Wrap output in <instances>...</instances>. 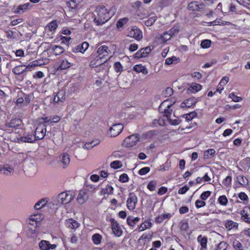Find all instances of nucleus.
Masks as SVG:
<instances>
[{"mask_svg": "<svg viewBox=\"0 0 250 250\" xmlns=\"http://www.w3.org/2000/svg\"><path fill=\"white\" fill-rule=\"evenodd\" d=\"M128 19L127 18H124L118 20L117 22L116 26L118 28L122 27L128 21Z\"/></svg>", "mask_w": 250, "mask_h": 250, "instance_id": "38", "label": "nucleus"}, {"mask_svg": "<svg viewBox=\"0 0 250 250\" xmlns=\"http://www.w3.org/2000/svg\"><path fill=\"white\" fill-rule=\"evenodd\" d=\"M58 26L57 23L55 21L50 22L47 25L48 29L50 31L55 30Z\"/></svg>", "mask_w": 250, "mask_h": 250, "instance_id": "47", "label": "nucleus"}, {"mask_svg": "<svg viewBox=\"0 0 250 250\" xmlns=\"http://www.w3.org/2000/svg\"><path fill=\"white\" fill-rule=\"evenodd\" d=\"M180 229L182 231H186L188 228V225L186 221H181L180 223Z\"/></svg>", "mask_w": 250, "mask_h": 250, "instance_id": "56", "label": "nucleus"}, {"mask_svg": "<svg viewBox=\"0 0 250 250\" xmlns=\"http://www.w3.org/2000/svg\"><path fill=\"white\" fill-rule=\"evenodd\" d=\"M64 96L65 93L63 91L59 92L54 98V102L58 103L59 101L62 102L63 100H64Z\"/></svg>", "mask_w": 250, "mask_h": 250, "instance_id": "21", "label": "nucleus"}, {"mask_svg": "<svg viewBox=\"0 0 250 250\" xmlns=\"http://www.w3.org/2000/svg\"><path fill=\"white\" fill-rule=\"evenodd\" d=\"M74 197V196L70 191L62 192L53 200V204L56 206L65 205L70 203Z\"/></svg>", "mask_w": 250, "mask_h": 250, "instance_id": "2", "label": "nucleus"}, {"mask_svg": "<svg viewBox=\"0 0 250 250\" xmlns=\"http://www.w3.org/2000/svg\"><path fill=\"white\" fill-rule=\"evenodd\" d=\"M195 206L197 208H200L206 206V202L202 200H197L195 202Z\"/></svg>", "mask_w": 250, "mask_h": 250, "instance_id": "61", "label": "nucleus"}, {"mask_svg": "<svg viewBox=\"0 0 250 250\" xmlns=\"http://www.w3.org/2000/svg\"><path fill=\"white\" fill-rule=\"evenodd\" d=\"M173 90L172 88L168 87L163 92V95L166 97H168L173 94Z\"/></svg>", "mask_w": 250, "mask_h": 250, "instance_id": "41", "label": "nucleus"}, {"mask_svg": "<svg viewBox=\"0 0 250 250\" xmlns=\"http://www.w3.org/2000/svg\"><path fill=\"white\" fill-rule=\"evenodd\" d=\"M112 229L113 232L116 236L120 237L122 235L123 231L120 228L119 226L117 227H115V228H113Z\"/></svg>", "mask_w": 250, "mask_h": 250, "instance_id": "49", "label": "nucleus"}, {"mask_svg": "<svg viewBox=\"0 0 250 250\" xmlns=\"http://www.w3.org/2000/svg\"><path fill=\"white\" fill-rule=\"evenodd\" d=\"M140 50H141V53H142V55H143V58L146 57L149 54L151 50L150 46H147L145 48H142Z\"/></svg>", "mask_w": 250, "mask_h": 250, "instance_id": "46", "label": "nucleus"}, {"mask_svg": "<svg viewBox=\"0 0 250 250\" xmlns=\"http://www.w3.org/2000/svg\"><path fill=\"white\" fill-rule=\"evenodd\" d=\"M46 201L44 199H41L38 201L34 206V208L36 210L42 208L46 204Z\"/></svg>", "mask_w": 250, "mask_h": 250, "instance_id": "28", "label": "nucleus"}, {"mask_svg": "<svg viewBox=\"0 0 250 250\" xmlns=\"http://www.w3.org/2000/svg\"><path fill=\"white\" fill-rule=\"evenodd\" d=\"M233 248L235 250H244L242 244L237 240H235L232 243Z\"/></svg>", "mask_w": 250, "mask_h": 250, "instance_id": "36", "label": "nucleus"}, {"mask_svg": "<svg viewBox=\"0 0 250 250\" xmlns=\"http://www.w3.org/2000/svg\"><path fill=\"white\" fill-rule=\"evenodd\" d=\"M179 28L178 26H174L168 31L169 34L172 37L175 34L179 32Z\"/></svg>", "mask_w": 250, "mask_h": 250, "instance_id": "58", "label": "nucleus"}, {"mask_svg": "<svg viewBox=\"0 0 250 250\" xmlns=\"http://www.w3.org/2000/svg\"><path fill=\"white\" fill-rule=\"evenodd\" d=\"M25 66L24 65L16 66L13 69L12 71L16 75H21L26 71V68L22 69V67Z\"/></svg>", "mask_w": 250, "mask_h": 250, "instance_id": "22", "label": "nucleus"}, {"mask_svg": "<svg viewBox=\"0 0 250 250\" xmlns=\"http://www.w3.org/2000/svg\"><path fill=\"white\" fill-rule=\"evenodd\" d=\"M227 247V243L225 241H222L218 245L217 250H226Z\"/></svg>", "mask_w": 250, "mask_h": 250, "instance_id": "51", "label": "nucleus"}, {"mask_svg": "<svg viewBox=\"0 0 250 250\" xmlns=\"http://www.w3.org/2000/svg\"><path fill=\"white\" fill-rule=\"evenodd\" d=\"M24 93L22 91H20L18 92V96L17 99V104H21L22 103L24 104Z\"/></svg>", "mask_w": 250, "mask_h": 250, "instance_id": "33", "label": "nucleus"}, {"mask_svg": "<svg viewBox=\"0 0 250 250\" xmlns=\"http://www.w3.org/2000/svg\"><path fill=\"white\" fill-rule=\"evenodd\" d=\"M152 226V223L150 221L146 220L143 223L138 229L139 231H142L146 229L150 228Z\"/></svg>", "mask_w": 250, "mask_h": 250, "instance_id": "18", "label": "nucleus"}, {"mask_svg": "<svg viewBox=\"0 0 250 250\" xmlns=\"http://www.w3.org/2000/svg\"><path fill=\"white\" fill-rule=\"evenodd\" d=\"M21 120L18 118H15L6 124V126L10 128H16L21 124Z\"/></svg>", "mask_w": 250, "mask_h": 250, "instance_id": "14", "label": "nucleus"}, {"mask_svg": "<svg viewBox=\"0 0 250 250\" xmlns=\"http://www.w3.org/2000/svg\"><path fill=\"white\" fill-rule=\"evenodd\" d=\"M102 236L99 233L94 234L92 236V240L95 244L98 245L101 243Z\"/></svg>", "mask_w": 250, "mask_h": 250, "instance_id": "40", "label": "nucleus"}, {"mask_svg": "<svg viewBox=\"0 0 250 250\" xmlns=\"http://www.w3.org/2000/svg\"><path fill=\"white\" fill-rule=\"evenodd\" d=\"M114 68L117 72H121L122 71V66L121 63L119 62H117L114 64Z\"/></svg>", "mask_w": 250, "mask_h": 250, "instance_id": "64", "label": "nucleus"}, {"mask_svg": "<svg viewBox=\"0 0 250 250\" xmlns=\"http://www.w3.org/2000/svg\"><path fill=\"white\" fill-rule=\"evenodd\" d=\"M171 105V104H168L166 106V108L164 109L165 116L167 118H168L170 117L172 113V109H170Z\"/></svg>", "mask_w": 250, "mask_h": 250, "instance_id": "43", "label": "nucleus"}, {"mask_svg": "<svg viewBox=\"0 0 250 250\" xmlns=\"http://www.w3.org/2000/svg\"><path fill=\"white\" fill-rule=\"evenodd\" d=\"M211 41L209 40H203L201 43V46L203 48H207L210 46Z\"/></svg>", "mask_w": 250, "mask_h": 250, "instance_id": "53", "label": "nucleus"}, {"mask_svg": "<svg viewBox=\"0 0 250 250\" xmlns=\"http://www.w3.org/2000/svg\"><path fill=\"white\" fill-rule=\"evenodd\" d=\"M229 97L231 98L233 100V101L235 102H240L242 100V98L241 97L235 95L233 93L229 94Z\"/></svg>", "mask_w": 250, "mask_h": 250, "instance_id": "60", "label": "nucleus"}, {"mask_svg": "<svg viewBox=\"0 0 250 250\" xmlns=\"http://www.w3.org/2000/svg\"><path fill=\"white\" fill-rule=\"evenodd\" d=\"M197 102V99L194 97L189 98L186 100V106L187 107H190L191 106L195 105Z\"/></svg>", "mask_w": 250, "mask_h": 250, "instance_id": "30", "label": "nucleus"}, {"mask_svg": "<svg viewBox=\"0 0 250 250\" xmlns=\"http://www.w3.org/2000/svg\"><path fill=\"white\" fill-rule=\"evenodd\" d=\"M191 88H188L187 91L189 93L190 91H192V90H194L197 92L202 89V85L197 83H192L190 86Z\"/></svg>", "mask_w": 250, "mask_h": 250, "instance_id": "35", "label": "nucleus"}, {"mask_svg": "<svg viewBox=\"0 0 250 250\" xmlns=\"http://www.w3.org/2000/svg\"><path fill=\"white\" fill-rule=\"evenodd\" d=\"M93 22L97 25H101L108 21L110 18L109 14L104 7L97 6L94 13Z\"/></svg>", "mask_w": 250, "mask_h": 250, "instance_id": "1", "label": "nucleus"}, {"mask_svg": "<svg viewBox=\"0 0 250 250\" xmlns=\"http://www.w3.org/2000/svg\"><path fill=\"white\" fill-rule=\"evenodd\" d=\"M137 201L138 199L136 195L133 192L130 193L129 197L126 201L127 208L130 210L134 209Z\"/></svg>", "mask_w": 250, "mask_h": 250, "instance_id": "7", "label": "nucleus"}, {"mask_svg": "<svg viewBox=\"0 0 250 250\" xmlns=\"http://www.w3.org/2000/svg\"><path fill=\"white\" fill-rule=\"evenodd\" d=\"M13 168L8 165L0 166V174L10 176L13 173Z\"/></svg>", "mask_w": 250, "mask_h": 250, "instance_id": "11", "label": "nucleus"}, {"mask_svg": "<svg viewBox=\"0 0 250 250\" xmlns=\"http://www.w3.org/2000/svg\"><path fill=\"white\" fill-rule=\"evenodd\" d=\"M179 59L177 58L175 56H172L170 58H168L165 60V63L167 65H170L173 62H177Z\"/></svg>", "mask_w": 250, "mask_h": 250, "instance_id": "54", "label": "nucleus"}, {"mask_svg": "<svg viewBox=\"0 0 250 250\" xmlns=\"http://www.w3.org/2000/svg\"><path fill=\"white\" fill-rule=\"evenodd\" d=\"M91 56L92 60L90 62L89 64L90 66L91 67H96L105 63L107 61V60L104 61H102V59L104 58L105 55L99 56L96 55V54L92 53Z\"/></svg>", "mask_w": 250, "mask_h": 250, "instance_id": "5", "label": "nucleus"}, {"mask_svg": "<svg viewBox=\"0 0 250 250\" xmlns=\"http://www.w3.org/2000/svg\"><path fill=\"white\" fill-rule=\"evenodd\" d=\"M21 141L22 142L27 143H33L35 142V137L34 135H27L25 136H23L21 138Z\"/></svg>", "mask_w": 250, "mask_h": 250, "instance_id": "20", "label": "nucleus"}, {"mask_svg": "<svg viewBox=\"0 0 250 250\" xmlns=\"http://www.w3.org/2000/svg\"><path fill=\"white\" fill-rule=\"evenodd\" d=\"M52 50L56 55H60L64 51V49L62 46L58 45L54 46L52 48Z\"/></svg>", "mask_w": 250, "mask_h": 250, "instance_id": "29", "label": "nucleus"}, {"mask_svg": "<svg viewBox=\"0 0 250 250\" xmlns=\"http://www.w3.org/2000/svg\"><path fill=\"white\" fill-rule=\"evenodd\" d=\"M157 185V182L155 181H150L148 185L147 188L150 191H154Z\"/></svg>", "mask_w": 250, "mask_h": 250, "instance_id": "50", "label": "nucleus"}, {"mask_svg": "<svg viewBox=\"0 0 250 250\" xmlns=\"http://www.w3.org/2000/svg\"><path fill=\"white\" fill-rule=\"evenodd\" d=\"M128 36L137 40H140L143 37L142 31L138 28H132L129 32Z\"/></svg>", "mask_w": 250, "mask_h": 250, "instance_id": "9", "label": "nucleus"}, {"mask_svg": "<svg viewBox=\"0 0 250 250\" xmlns=\"http://www.w3.org/2000/svg\"><path fill=\"white\" fill-rule=\"evenodd\" d=\"M48 245V241L42 240L39 243V247L42 250H49Z\"/></svg>", "mask_w": 250, "mask_h": 250, "instance_id": "37", "label": "nucleus"}, {"mask_svg": "<svg viewBox=\"0 0 250 250\" xmlns=\"http://www.w3.org/2000/svg\"><path fill=\"white\" fill-rule=\"evenodd\" d=\"M128 177L125 173L122 174L119 177V181L122 183H125L128 181Z\"/></svg>", "mask_w": 250, "mask_h": 250, "instance_id": "62", "label": "nucleus"}, {"mask_svg": "<svg viewBox=\"0 0 250 250\" xmlns=\"http://www.w3.org/2000/svg\"><path fill=\"white\" fill-rule=\"evenodd\" d=\"M219 203L222 206H226L228 204V200L225 195H221L218 198Z\"/></svg>", "mask_w": 250, "mask_h": 250, "instance_id": "42", "label": "nucleus"}, {"mask_svg": "<svg viewBox=\"0 0 250 250\" xmlns=\"http://www.w3.org/2000/svg\"><path fill=\"white\" fill-rule=\"evenodd\" d=\"M89 44L87 42H83L82 43L78 45L75 47L72 51L73 52H81L83 53L88 47Z\"/></svg>", "mask_w": 250, "mask_h": 250, "instance_id": "13", "label": "nucleus"}, {"mask_svg": "<svg viewBox=\"0 0 250 250\" xmlns=\"http://www.w3.org/2000/svg\"><path fill=\"white\" fill-rule=\"evenodd\" d=\"M30 221L35 222L36 225H37L38 222H40L42 220V216L40 214H34L31 215L30 217Z\"/></svg>", "mask_w": 250, "mask_h": 250, "instance_id": "39", "label": "nucleus"}, {"mask_svg": "<svg viewBox=\"0 0 250 250\" xmlns=\"http://www.w3.org/2000/svg\"><path fill=\"white\" fill-rule=\"evenodd\" d=\"M237 180L239 184H240L241 185H245L248 183V180L247 178L243 176H238Z\"/></svg>", "mask_w": 250, "mask_h": 250, "instance_id": "44", "label": "nucleus"}, {"mask_svg": "<svg viewBox=\"0 0 250 250\" xmlns=\"http://www.w3.org/2000/svg\"><path fill=\"white\" fill-rule=\"evenodd\" d=\"M110 166L114 169H117L121 167H122V164L119 161H114L111 163Z\"/></svg>", "mask_w": 250, "mask_h": 250, "instance_id": "48", "label": "nucleus"}, {"mask_svg": "<svg viewBox=\"0 0 250 250\" xmlns=\"http://www.w3.org/2000/svg\"><path fill=\"white\" fill-rule=\"evenodd\" d=\"M113 188L109 185H107L105 188H102L101 189V194L104 195L105 194H110L113 193Z\"/></svg>", "mask_w": 250, "mask_h": 250, "instance_id": "24", "label": "nucleus"}, {"mask_svg": "<svg viewBox=\"0 0 250 250\" xmlns=\"http://www.w3.org/2000/svg\"><path fill=\"white\" fill-rule=\"evenodd\" d=\"M88 196L87 192L84 190H81L78 195L77 200L78 202L82 205L88 199Z\"/></svg>", "mask_w": 250, "mask_h": 250, "instance_id": "10", "label": "nucleus"}, {"mask_svg": "<svg viewBox=\"0 0 250 250\" xmlns=\"http://www.w3.org/2000/svg\"><path fill=\"white\" fill-rule=\"evenodd\" d=\"M188 8L191 11H202L205 10V6L203 3H199L197 1H193L189 3Z\"/></svg>", "mask_w": 250, "mask_h": 250, "instance_id": "8", "label": "nucleus"}, {"mask_svg": "<svg viewBox=\"0 0 250 250\" xmlns=\"http://www.w3.org/2000/svg\"><path fill=\"white\" fill-rule=\"evenodd\" d=\"M238 224L237 223L234 222V221H233L232 220L227 221L225 224L226 228L229 230H230L233 228H237L238 227Z\"/></svg>", "mask_w": 250, "mask_h": 250, "instance_id": "25", "label": "nucleus"}, {"mask_svg": "<svg viewBox=\"0 0 250 250\" xmlns=\"http://www.w3.org/2000/svg\"><path fill=\"white\" fill-rule=\"evenodd\" d=\"M104 53H106L107 54L105 55V56L111 53V52L108 50V47L106 45H102L99 47L97 52L95 53L96 55L101 56Z\"/></svg>", "mask_w": 250, "mask_h": 250, "instance_id": "16", "label": "nucleus"}, {"mask_svg": "<svg viewBox=\"0 0 250 250\" xmlns=\"http://www.w3.org/2000/svg\"><path fill=\"white\" fill-rule=\"evenodd\" d=\"M124 129V126L121 124H116L110 127L107 134L111 137H115L119 135Z\"/></svg>", "mask_w": 250, "mask_h": 250, "instance_id": "4", "label": "nucleus"}, {"mask_svg": "<svg viewBox=\"0 0 250 250\" xmlns=\"http://www.w3.org/2000/svg\"><path fill=\"white\" fill-rule=\"evenodd\" d=\"M70 66V63L67 61L63 60L61 62L60 65V68L61 69H65L66 68H68Z\"/></svg>", "mask_w": 250, "mask_h": 250, "instance_id": "52", "label": "nucleus"}, {"mask_svg": "<svg viewBox=\"0 0 250 250\" xmlns=\"http://www.w3.org/2000/svg\"><path fill=\"white\" fill-rule=\"evenodd\" d=\"M157 19L156 16H152L150 17L147 21H145V25L147 26H150L152 25L156 21Z\"/></svg>", "mask_w": 250, "mask_h": 250, "instance_id": "45", "label": "nucleus"}, {"mask_svg": "<svg viewBox=\"0 0 250 250\" xmlns=\"http://www.w3.org/2000/svg\"><path fill=\"white\" fill-rule=\"evenodd\" d=\"M140 135L138 134H133L125 138L122 144L124 146L130 147L136 145L139 141Z\"/></svg>", "mask_w": 250, "mask_h": 250, "instance_id": "3", "label": "nucleus"}, {"mask_svg": "<svg viewBox=\"0 0 250 250\" xmlns=\"http://www.w3.org/2000/svg\"><path fill=\"white\" fill-rule=\"evenodd\" d=\"M99 143H100V141L99 140L93 141L90 143H87L84 145L83 147L87 149H91L94 146L99 144Z\"/></svg>", "mask_w": 250, "mask_h": 250, "instance_id": "32", "label": "nucleus"}, {"mask_svg": "<svg viewBox=\"0 0 250 250\" xmlns=\"http://www.w3.org/2000/svg\"><path fill=\"white\" fill-rule=\"evenodd\" d=\"M197 115V113L195 111H193L188 114H184L183 117L186 119L187 121H188L196 117Z\"/></svg>", "mask_w": 250, "mask_h": 250, "instance_id": "34", "label": "nucleus"}, {"mask_svg": "<svg viewBox=\"0 0 250 250\" xmlns=\"http://www.w3.org/2000/svg\"><path fill=\"white\" fill-rule=\"evenodd\" d=\"M133 70L137 73L142 72L144 74H146L148 73L147 69L141 64L135 65L133 67Z\"/></svg>", "mask_w": 250, "mask_h": 250, "instance_id": "19", "label": "nucleus"}, {"mask_svg": "<svg viewBox=\"0 0 250 250\" xmlns=\"http://www.w3.org/2000/svg\"><path fill=\"white\" fill-rule=\"evenodd\" d=\"M62 162L63 165V168L66 167L70 162V158L68 154H63L62 157Z\"/></svg>", "mask_w": 250, "mask_h": 250, "instance_id": "27", "label": "nucleus"}, {"mask_svg": "<svg viewBox=\"0 0 250 250\" xmlns=\"http://www.w3.org/2000/svg\"><path fill=\"white\" fill-rule=\"evenodd\" d=\"M171 215L170 213H166L159 215L158 216L155 220V221L157 223H161L166 219H169L171 217Z\"/></svg>", "mask_w": 250, "mask_h": 250, "instance_id": "23", "label": "nucleus"}, {"mask_svg": "<svg viewBox=\"0 0 250 250\" xmlns=\"http://www.w3.org/2000/svg\"><path fill=\"white\" fill-rule=\"evenodd\" d=\"M140 220V219L139 217L134 218L133 216H129L127 218L126 222L129 226L133 228Z\"/></svg>", "mask_w": 250, "mask_h": 250, "instance_id": "17", "label": "nucleus"}, {"mask_svg": "<svg viewBox=\"0 0 250 250\" xmlns=\"http://www.w3.org/2000/svg\"><path fill=\"white\" fill-rule=\"evenodd\" d=\"M211 192L210 191H206L201 194L200 195V198L202 200H205L208 198Z\"/></svg>", "mask_w": 250, "mask_h": 250, "instance_id": "59", "label": "nucleus"}, {"mask_svg": "<svg viewBox=\"0 0 250 250\" xmlns=\"http://www.w3.org/2000/svg\"><path fill=\"white\" fill-rule=\"evenodd\" d=\"M197 241L200 243L202 248L205 249L207 247V239L205 237H202L201 235L198 236Z\"/></svg>", "mask_w": 250, "mask_h": 250, "instance_id": "26", "label": "nucleus"}, {"mask_svg": "<svg viewBox=\"0 0 250 250\" xmlns=\"http://www.w3.org/2000/svg\"><path fill=\"white\" fill-rule=\"evenodd\" d=\"M46 125L45 124L39 125L36 128L34 136L36 140L42 139L44 138L46 133Z\"/></svg>", "mask_w": 250, "mask_h": 250, "instance_id": "6", "label": "nucleus"}, {"mask_svg": "<svg viewBox=\"0 0 250 250\" xmlns=\"http://www.w3.org/2000/svg\"><path fill=\"white\" fill-rule=\"evenodd\" d=\"M150 171V168L148 167H145L142 168L139 171V173L140 175H145Z\"/></svg>", "mask_w": 250, "mask_h": 250, "instance_id": "63", "label": "nucleus"}, {"mask_svg": "<svg viewBox=\"0 0 250 250\" xmlns=\"http://www.w3.org/2000/svg\"><path fill=\"white\" fill-rule=\"evenodd\" d=\"M172 36L169 34L168 31H167L161 36V39L164 42H167L169 40Z\"/></svg>", "mask_w": 250, "mask_h": 250, "instance_id": "57", "label": "nucleus"}, {"mask_svg": "<svg viewBox=\"0 0 250 250\" xmlns=\"http://www.w3.org/2000/svg\"><path fill=\"white\" fill-rule=\"evenodd\" d=\"M242 220L248 223H250V208L245 207L241 212Z\"/></svg>", "mask_w": 250, "mask_h": 250, "instance_id": "12", "label": "nucleus"}, {"mask_svg": "<svg viewBox=\"0 0 250 250\" xmlns=\"http://www.w3.org/2000/svg\"><path fill=\"white\" fill-rule=\"evenodd\" d=\"M99 143H100V141L99 140L93 141L90 143H87L84 145L83 147L87 149H91L94 146L99 144Z\"/></svg>", "mask_w": 250, "mask_h": 250, "instance_id": "31", "label": "nucleus"}, {"mask_svg": "<svg viewBox=\"0 0 250 250\" xmlns=\"http://www.w3.org/2000/svg\"><path fill=\"white\" fill-rule=\"evenodd\" d=\"M231 177L230 176H228L223 180L222 183L226 187H229L231 185Z\"/></svg>", "mask_w": 250, "mask_h": 250, "instance_id": "55", "label": "nucleus"}, {"mask_svg": "<svg viewBox=\"0 0 250 250\" xmlns=\"http://www.w3.org/2000/svg\"><path fill=\"white\" fill-rule=\"evenodd\" d=\"M31 5L30 3H26L22 5H19L17 7L15 12L17 14H21L25 12L27 9L30 8Z\"/></svg>", "mask_w": 250, "mask_h": 250, "instance_id": "15", "label": "nucleus"}]
</instances>
